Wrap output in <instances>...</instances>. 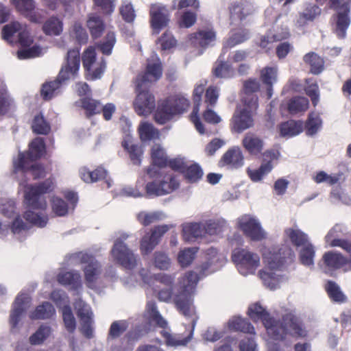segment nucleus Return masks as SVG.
Listing matches in <instances>:
<instances>
[{
    "label": "nucleus",
    "instance_id": "obj_64",
    "mask_svg": "<svg viewBox=\"0 0 351 351\" xmlns=\"http://www.w3.org/2000/svg\"><path fill=\"white\" fill-rule=\"evenodd\" d=\"M34 132L46 134L50 130L49 124L46 122L43 115H36L32 125Z\"/></svg>",
    "mask_w": 351,
    "mask_h": 351
},
{
    "label": "nucleus",
    "instance_id": "obj_24",
    "mask_svg": "<svg viewBox=\"0 0 351 351\" xmlns=\"http://www.w3.org/2000/svg\"><path fill=\"white\" fill-rule=\"evenodd\" d=\"M278 156V152H277V151H267V152L264 153V162L259 169H256V170L247 169V173L252 180H253V182H259V180L263 179L265 175L269 173L273 168L271 160L277 159Z\"/></svg>",
    "mask_w": 351,
    "mask_h": 351
},
{
    "label": "nucleus",
    "instance_id": "obj_25",
    "mask_svg": "<svg viewBox=\"0 0 351 351\" xmlns=\"http://www.w3.org/2000/svg\"><path fill=\"white\" fill-rule=\"evenodd\" d=\"M229 9L230 17L232 21L245 19L247 16L252 15L255 10L253 3L250 1H240V3H232Z\"/></svg>",
    "mask_w": 351,
    "mask_h": 351
},
{
    "label": "nucleus",
    "instance_id": "obj_50",
    "mask_svg": "<svg viewBox=\"0 0 351 351\" xmlns=\"http://www.w3.org/2000/svg\"><path fill=\"white\" fill-rule=\"evenodd\" d=\"M198 250L196 247L191 248H184L179 251L178 254V261L182 267H187L191 265L195 258V254Z\"/></svg>",
    "mask_w": 351,
    "mask_h": 351
},
{
    "label": "nucleus",
    "instance_id": "obj_42",
    "mask_svg": "<svg viewBox=\"0 0 351 351\" xmlns=\"http://www.w3.org/2000/svg\"><path fill=\"white\" fill-rule=\"evenodd\" d=\"M228 325V328L231 330L251 332V334H254L255 332L254 328L252 324L247 322V320L244 319V318L239 317V316H234L232 317L229 320Z\"/></svg>",
    "mask_w": 351,
    "mask_h": 351
},
{
    "label": "nucleus",
    "instance_id": "obj_44",
    "mask_svg": "<svg viewBox=\"0 0 351 351\" xmlns=\"http://www.w3.org/2000/svg\"><path fill=\"white\" fill-rule=\"evenodd\" d=\"M56 313L54 306L50 302H43L37 306L36 310L30 314L32 319H47L52 317Z\"/></svg>",
    "mask_w": 351,
    "mask_h": 351
},
{
    "label": "nucleus",
    "instance_id": "obj_2",
    "mask_svg": "<svg viewBox=\"0 0 351 351\" xmlns=\"http://www.w3.org/2000/svg\"><path fill=\"white\" fill-rule=\"evenodd\" d=\"M162 75L161 62L156 53H152L147 59L146 71L137 77V95L134 105L139 115H148L155 109L154 95L148 91L147 85L158 80Z\"/></svg>",
    "mask_w": 351,
    "mask_h": 351
},
{
    "label": "nucleus",
    "instance_id": "obj_23",
    "mask_svg": "<svg viewBox=\"0 0 351 351\" xmlns=\"http://www.w3.org/2000/svg\"><path fill=\"white\" fill-rule=\"evenodd\" d=\"M45 149V143L43 138H36L30 143V147L28 152L20 153L19 156V162L15 164L16 169H21L22 171H26V159L28 158L30 160L37 159L43 155Z\"/></svg>",
    "mask_w": 351,
    "mask_h": 351
},
{
    "label": "nucleus",
    "instance_id": "obj_10",
    "mask_svg": "<svg viewBox=\"0 0 351 351\" xmlns=\"http://www.w3.org/2000/svg\"><path fill=\"white\" fill-rule=\"evenodd\" d=\"M128 238V234H122L117 239L111 250V254L114 260L126 269H133L137 265L136 255L128 248L123 240Z\"/></svg>",
    "mask_w": 351,
    "mask_h": 351
},
{
    "label": "nucleus",
    "instance_id": "obj_41",
    "mask_svg": "<svg viewBox=\"0 0 351 351\" xmlns=\"http://www.w3.org/2000/svg\"><path fill=\"white\" fill-rule=\"evenodd\" d=\"M304 60L310 66L311 73L315 75L322 73L324 68V60L315 53H306L304 56Z\"/></svg>",
    "mask_w": 351,
    "mask_h": 351
},
{
    "label": "nucleus",
    "instance_id": "obj_57",
    "mask_svg": "<svg viewBox=\"0 0 351 351\" xmlns=\"http://www.w3.org/2000/svg\"><path fill=\"white\" fill-rule=\"evenodd\" d=\"M162 333L166 339L167 345L173 346V347L187 345L188 342L190 341L192 337V333L186 337H181L180 335H170L167 331H162Z\"/></svg>",
    "mask_w": 351,
    "mask_h": 351
},
{
    "label": "nucleus",
    "instance_id": "obj_9",
    "mask_svg": "<svg viewBox=\"0 0 351 351\" xmlns=\"http://www.w3.org/2000/svg\"><path fill=\"white\" fill-rule=\"evenodd\" d=\"M25 203L32 209H40L43 210L47 206L46 200L43 194L51 191L53 188V183L47 180L38 186H25Z\"/></svg>",
    "mask_w": 351,
    "mask_h": 351
},
{
    "label": "nucleus",
    "instance_id": "obj_20",
    "mask_svg": "<svg viewBox=\"0 0 351 351\" xmlns=\"http://www.w3.org/2000/svg\"><path fill=\"white\" fill-rule=\"evenodd\" d=\"M163 179L159 182H151L147 184L146 191L148 195H164V194L171 193L175 189L178 188L179 181L172 176L163 172Z\"/></svg>",
    "mask_w": 351,
    "mask_h": 351
},
{
    "label": "nucleus",
    "instance_id": "obj_46",
    "mask_svg": "<svg viewBox=\"0 0 351 351\" xmlns=\"http://www.w3.org/2000/svg\"><path fill=\"white\" fill-rule=\"evenodd\" d=\"M140 138L142 141L154 140L159 138V132L151 123L143 122L138 127Z\"/></svg>",
    "mask_w": 351,
    "mask_h": 351
},
{
    "label": "nucleus",
    "instance_id": "obj_5",
    "mask_svg": "<svg viewBox=\"0 0 351 351\" xmlns=\"http://www.w3.org/2000/svg\"><path fill=\"white\" fill-rule=\"evenodd\" d=\"M80 66V53L78 49H71L67 52L66 63L62 67L58 79L53 82L43 84L41 95L45 99H51L58 94L62 81L74 77L79 71Z\"/></svg>",
    "mask_w": 351,
    "mask_h": 351
},
{
    "label": "nucleus",
    "instance_id": "obj_7",
    "mask_svg": "<svg viewBox=\"0 0 351 351\" xmlns=\"http://www.w3.org/2000/svg\"><path fill=\"white\" fill-rule=\"evenodd\" d=\"M189 106L188 99L183 96L173 97L167 99L158 106L154 114V119L157 123H165L171 119L174 114L182 113Z\"/></svg>",
    "mask_w": 351,
    "mask_h": 351
},
{
    "label": "nucleus",
    "instance_id": "obj_13",
    "mask_svg": "<svg viewBox=\"0 0 351 351\" xmlns=\"http://www.w3.org/2000/svg\"><path fill=\"white\" fill-rule=\"evenodd\" d=\"M332 8L337 10L336 34L344 37L350 24L349 14L351 10V0H330Z\"/></svg>",
    "mask_w": 351,
    "mask_h": 351
},
{
    "label": "nucleus",
    "instance_id": "obj_27",
    "mask_svg": "<svg viewBox=\"0 0 351 351\" xmlns=\"http://www.w3.org/2000/svg\"><path fill=\"white\" fill-rule=\"evenodd\" d=\"M217 34L213 28L200 29L199 32L191 36V40L195 45L202 48L212 46L216 41Z\"/></svg>",
    "mask_w": 351,
    "mask_h": 351
},
{
    "label": "nucleus",
    "instance_id": "obj_43",
    "mask_svg": "<svg viewBox=\"0 0 351 351\" xmlns=\"http://www.w3.org/2000/svg\"><path fill=\"white\" fill-rule=\"evenodd\" d=\"M250 37V34L248 30H245V29H240L239 30L233 32L224 43L223 48H232V47L235 46V45L245 42V40H247Z\"/></svg>",
    "mask_w": 351,
    "mask_h": 351
},
{
    "label": "nucleus",
    "instance_id": "obj_51",
    "mask_svg": "<svg viewBox=\"0 0 351 351\" xmlns=\"http://www.w3.org/2000/svg\"><path fill=\"white\" fill-rule=\"evenodd\" d=\"M123 145L128 150L134 165H141V157L143 153L142 147L134 145L130 139L125 140Z\"/></svg>",
    "mask_w": 351,
    "mask_h": 351
},
{
    "label": "nucleus",
    "instance_id": "obj_29",
    "mask_svg": "<svg viewBox=\"0 0 351 351\" xmlns=\"http://www.w3.org/2000/svg\"><path fill=\"white\" fill-rule=\"evenodd\" d=\"M221 163L232 167H242L244 165V156L240 147H233L228 149L223 155Z\"/></svg>",
    "mask_w": 351,
    "mask_h": 351
},
{
    "label": "nucleus",
    "instance_id": "obj_52",
    "mask_svg": "<svg viewBox=\"0 0 351 351\" xmlns=\"http://www.w3.org/2000/svg\"><path fill=\"white\" fill-rule=\"evenodd\" d=\"M153 264L156 268L167 270L171 265V260L164 251H156L153 256Z\"/></svg>",
    "mask_w": 351,
    "mask_h": 351
},
{
    "label": "nucleus",
    "instance_id": "obj_6",
    "mask_svg": "<svg viewBox=\"0 0 351 351\" xmlns=\"http://www.w3.org/2000/svg\"><path fill=\"white\" fill-rule=\"evenodd\" d=\"M199 279L197 272H188L181 281L180 291L174 296L176 307L185 317H192L195 313L192 294Z\"/></svg>",
    "mask_w": 351,
    "mask_h": 351
},
{
    "label": "nucleus",
    "instance_id": "obj_26",
    "mask_svg": "<svg viewBox=\"0 0 351 351\" xmlns=\"http://www.w3.org/2000/svg\"><path fill=\"white\" fill-rule=\"evenodd\" d=\"M341 226H335L326 236V242L330 246H339L348 253L350 258L348 261L349 267L351 268V241H346V239H339L337 232H341Z\"/></svg>",
    "mask_w": 351,
    "mask_h": 351
},
{
    "label": "nucleus",
    "instance_id": "obj_32",
    "mask_svg": "<svg viewBox=\"0 0 351 351\" xmlns=\"http://www.w3.org/2000/svg\"><path fill=\"white\" fill-rule=\"evenodd\" d=\"M145 316L150 323L156 324L160 328H165L167 326V322L160 315L155 301H148Z\"/></svg>",
    "mask_w": 351,
    "mask_h": 351
},
{
    "label": "nucleus",
    "instance_id": "obj_45",
    "mask_svg": "<svg viewBox=\"0 0 351 351\" xmlns=\"http://www.w3.org/2000/svg\"><path fill=\"white\" fill-rule=\"evenodd\" d=\"M58 281L62 285H71L77 287L81 282V275L76 271L60 272L58 276Z\"/></svg>",
    "mask_w": 351,
    "mask_h": 351
},
{
    "label": "nucleus",
    "instance_id": "obj_34",
    "mask_svg": "<svg viewBox=\"0 0 351 351\" xmlns=\"http://www.w3.org/2000/svg\"><path fill=\"white\" fill-rule=\"evenodd\" d=\"M315 255V248L308 241V235H306V241L299 252V258L301 263L306 267H308V268H313Z\"/></svg>",
    "mask_w": 351,
    "mask_h": 351
},
{
    "label": "nucleus",
    "instance_id": "obj_56",
    "mask_svg": "<svg viewBox=\"0 0 351 351\" xmlns=\"http://www.w3.org/2000/svg\"><path fill=\"white\" fill-rule=\"evenodd\" d=\"M158 245V241L155 239L154 230L152 232L143 236L141 241V250L143 254H149Z\"/></svg>",
    "mask_w": 351,
    "mask_h": 351
},
{
    "label": "nucleus",
    "instance_id": "obj_14",
    "mask_svg": "<svg viewBox=\"0 0 351 351\" xmlns=\"http://www.w3.org/2000/svg\"><path fill=\"white\" fill-rule=\"evenodd\" d=\"M237 225L243 233L252 240H263L267 233L255 217L251 215H243L237 220Z\"/></svg>",
    "mask_w": 351,
    "mask_h": 351
},
{
    "label": "nucleus",
    "instance_id": "obj_38",
    "mask_svg": "<svg viewBox=\"0 0 351 351\" xmlns=\"http://www.w3.org/2000/svg\"><path fill=\"white\" fill-rule=\"evenodd\" d=\"M303 130V125L302 122H295V121L290 120L287 122L281 123L279 125V132L282 136H293V135L299 134Z\"/></svg>",
    "mask_w": 351,
    "mask_h": 351
},
{
    "label": "nucleus",
    "instance_id": "obj_16",
    "mask_svg": "<svg viewBox=\"0 0 351 351\" xmlns=\"http://www.w3.org/2000/svg\"><path fill=\"white\" fill-rule=\"evenodd\" d=\"M83 66L91 79L100 77L106 67L104 58L97 60L94 48L88 47L82 55Z\"/></svg>",
    "mask_w": 351,
    "mask_h": 351
},
{
    "label": "nucleus",
    "instance_id": "obj_33",
    "mask_svg": "<svg viewBox=\"0 0 351 351\" xmlns=\"http://www.w3.org/2000/svg\"><path fill=\"white\" fill-rule=\"evenodd\" d=\"M204 91V86L203 84H199L198 86H195L193 92L195 106L191 114V120L194 123L197 130L200 133L204 132V125L199 120L197 114L199 111V105Z\"/></svg>",
    "mask_w": 351,
    "mask_h": 351
},
{
    "label": "nucleus",
    "instance_id": "obj_40",
    "mask_svg": "<svg viewBox=\"0 0 351 351\" xmlns=\"http://www.w3.org/2000/svg\"><path fill=\"white\" fill-rule=\"evenodd\" d=\"M86 25L93 37L101 36L105 29V25L101 18L96 14H90L88 16Z\"/></svg>",
    "mask_w": 351,
    "mask_h": 351
},
{
    "label": "nucleus",
    "instance_id": "obj_62",
    "mask_svg": "<svg viewBox=\"0 0 351 351\" xmlns=\"http://www.w3.org/2000/svg\"><path fill=\"white\" fill-rule=\"evenodd\" d=\"M82 105L86 110L87 115H93L95 113H99L102 110V105L99 101L95 99L85 97L82 99Z\"/></svg>",
    "mask_w": 351,
    "mask_h": 351
},
{
    "label": "nucleus",
    "instance_id": "obj_12",
    "mask_svg": "<svg viewBox=\"0 0 351 351\" xmlns=\"http://www.w3.org/2000/svg\"><path fill=\"white\" fill-rule=\"evenodd\" d=\"M71 261L75 263H86L84 267V274L86 283L89 287H93L100 272L101 266L95 260L93 255L86 252H77L71 255Z\"/></svg>",
    "mask_w": 351,
    "mask_h": 351
},
{
    "label": "nucleus",
    "instance_id": "obj_60",
    "mask_svg": "<svg viewBox=\"0 0 351 351\" xmlns=\"http://www.w3.org/2000/svg\"><path fill=\"white\" fill-rule=\"evenodd\" d=\"M326 289L328 292L329 297L334 301L344 302L346 297L341 291L339 285L335 282L328 281L326 285Z\"/></svg>",
    "mask_w": 351,
    "mask_h": 351
},
{
    "label": "nucleus",
    "instance_id": "obj_22",
    "mask_svg": "<svg viewBox=\"0 0 351 351\" xmlns=\"http://www.w3.org/2000/svg\"><path fill=\"white\" fill-rule=\"evenodd\" d=\"M30 304L31 298L27 293H20L18 295L15 300L10 319L13 332L18 330L19 324L25 311L30 306Z\"/></svg>",
    "mask_w": 351,
    "mask_h": 351
},
{
    "label": "nucleus",
    "instance_id": "obj_59",
    "mask_svg": "<svg viewBox=\"0 0 351 351\" xmlns=\"http://www.w3.org/2000/svg\"><path fill=\"white\" fill-rule=\"evenodd\" d=\"M62 315L66 328L69 332H73L76 328V320L70 308L69 303L62 308Z\"/></svg>",
    "mask_w": 351,
    "mask_h": 351
},
{
    "label": "nucleus",
    "instance_id": "obj_18",
    "mask_svg": "<svg viewBox=\"0 0 351 351\" xmlns=\"http://www.w3.org/2000/svg\"><path fill=\"white\" fill-rule=\"evenodd\" d=\"M261 84L256 78H249L244 81L242 90V104H245L251 111L256 113L258 107V97L256 93L261 89Z\"/></svg>",
    "mask_w": 351,
    "mask_h": 351
},
{
    "label": "nucleus",
    "instance_id": "obj_21",
    "mask_svg": "<svg viewBox=\"0 0 351 351\" xmlns=\"http://www.w3.org/2000/svg\"><path fill=\"white\" fill-rule=\"evenodd\" d=\"M151 156L153 165L147 169V174L150 177L161 176L160 167H165L167 163V154L160 143H154L151 148Z\"/></svg>",
    "mask_w": 351,
    "mask_h": 351
},
{
    "label": "nucleus",
    "instance_id": "obj_4",
    "mask_svg": "<svg viewBox=\"0 0 351 351\" xmlns=\"http://www.w3.org/2000/svg\"><path fill=\"white\" fill-rule=\"evenodd\" d=\"M1 36L7 42L19 43L21 46L23 47L21 49L17 51V56L21 60L36 58V56H40L45 52L43 48L38 45L29 47L33 43V38L27 26L20 24L19 22L5 25L2 28Z\"/></svg>",
    "mask_w": 351,
    "mask_h": 351
},
{
    "label": "nucleus",
    "instance_id": "obj_30",
    "mask_svg": "<svg viewBox=\"0 0 351 351\" xmlns=\"http://www.w3.org/2000/svg\"><path fill=\"white\" fill-rule=\"evenodd\" d=\"M12 3L21 13L25 14L32 21L38 23L40 16L36 11L34 0H12Z\"/></svg>",
    "mask_w": 351,
    "mask_h": 351
},
{
    "label": "nucleus",
    "instance_id": "obj_49",
    "mask_svg": "<svg viewBox=\"0 0 351 351\" xmlns=\"http://www.w3.org/2000/svg\"><path fill=\"white\" fill-rule=\"evenodd\" d=\"M285 234L295 245L300 246V249L306 241V234L296 228L285 230Z\"/></svg>",
    "mask_w": 351,
    "mask_h": 351
},
{
    "label": "nucleus",
    "instance_id": "obj_31",
    "mask_svg": "<svg viewBox=\"0 0 351 351\" xmlns=\"http://www.w3.org/2000/svg\"><path fill=\"white\" fill-rule=\"evenodd\" d=\"M182 237L185 241L193 242L204 237V224L185 223L182 226Z\"/></svg>",
    "mask_w": 351,
    "mask_h": 351
},
{
    "label": "nucleus",
    "instance_id": "obj_35",
    "mask_svg": "<svg viewBox=\"0 0 351 351\" xmlns=\"http://www.w3.org/2000/svg\"><path fill=\"white\" fill-rule=\"evenodd\" d=\"M277 67L266 66L261 71V80L267 85V94L270 98L273 94L272 86L277 81Z\"/></svg>",
    "mask_w": 351,
    "mask_h": 351
},
{
    "label": "nucleus",
    "instance_id": "obj_39",
    "mask_svg": "<svg viewBox=\"0 0 351 351\" xmlns=\"http://www.w3.org/2000/svg\"><path fill=\"white\" fill-rule=\"evenodd\" d=\"M107 171L105 169L98 168L94 171H90L86 167H83L80 170V176L85 182H95L99 179L106 178Z\"/></svg>",
    "mask_w": 351,
    "mask_h": 351
},
{
    "label": "nucleus",
    "instance_id": "obj_55",
    "mask_svg": "<svg viewBox=\"0 0 351 351\" xmlns=\"http://www.w3.org/2000/svg\"><path fill=\"white\" fill-rule=\"evenodd\" d=\"M322 125V120L318 113L311 112L306 122V130L307 134L313 135L319 130Z\"/></svg>",
    "mask_w": 351,
    "mask_h": 351
},
{
    "label": "nucleus",
    "instance_id": "obj_36",
    "mask_svg": "<svg viewBox=\"0 0 351 351\" xmlns=\"http://www.w3.org/2000/svg\"><path fill=\"white\" fill-rule=\"evenodd\" d=\"M243 145L245 149L255 155V154H258L261 152L264 146V142L256 134L248 132L243 139Z\"/></svg>",
    "mask_w": 351,
    "mask_h": 351
},
{
    "label": "nucleus",
    "instance_id": "obj_63",
    "mask_svg": "<svg viewBox=\"0 0 351 351\" xmlns=\"http://www.w3.org/2000/svg\"><path fill=\"white\" fill-rule=\"evenodd\" d=\"M225 222L223 220H208L204 224V236L208 234H217L222 232Z\"/></svg>",
    "mask_w": 351,
    "mask_h": 351
},
{
    "label": "nucleus",
    "instance_id": "obj_3",
    "mask_svg": "<svg viewBox=\"0 0 351 351\" xmlns=\"http://www.w3.org/2000/svg\"><path fill=\"white\" fill-rule=\"evenodd\" d=\"M261 251L267 267L259 271V276L267 287L276 289L278 287V283L281 279L279 271L286 258L291 255L292 250L287 245H284L281 248L263 247Z\"/></svg>",
    "mask_w": 351,
    "mask_h": 351
},
{
    "label": "nucleus",
    "instance_id": "obj_19",
    "mask_svg": "<svg viewBox=\"0 0 351 351\" xmlns=\"http://www.w3.org/2000/svg\"><path fill=\"white\" fill-rule=\"evenodd\" d=\"M151 26L154 33L158 34L161 29L167 27L170 22V12L165 5L154 3L149 10Z\"/></svg>",
    "mask_w": 351,
    "mask_h": 351
},
{
    "label": "nucleus",
    "instance_id": "obj_17",
    "mask_svg": "<svg viewBox=\"0 0 351 351\" xmlns=\"http://www.w3.org/2000/svg\"><path fill=\"white\" fill-rule=\"evenodd\" d=\"M254 112L244 104L237 106L232 119V128L237 132L250 128L254 124Z\"/></svg>",
    "mask_w": 351,
    "mask_h": 351
},
{
    "label": "nucleus",
    "instance_id": "obj_1",
    "mask_svg": "<svg viewBox=\"0 0 351 351\" xmlns=\"http://www.w3.org/2000/svg\"><path fill=\"white\" fill-rule=\"evenodd\" d=\"M248 315L254 321L261 320L270 339L281 340L289 332L291 335L304 336L306 330L292 314H287L282 321L271 317L260 303L250 306Z\"/></svg>",
    "mask_w": 351,
    "mask_h": 351
},
{
    "label": "nucleus",
    "instance_id": "obj_48",
    "mask_svg": "<svg viewBox=\"0 0 351 351\" xmlns=\"http://www.w3.org/2000/svg\"><path fill=\"white\" fill-rule=\"evenodd\" d=\"M24 217L27 222L38 227L46 226L48 222V217L42 212H34V210H27Z\"/></svg>",
    "mask_w": 351,
    "mask_h": 351
},
{
    "label": "nucleus",
    "instance_id": "obj_53",
    "mask_svg": "<svg viewBox=\"0 0 351 351\" xmlns=\"http://www.w3.org/2000/svg\"><path fill=\"white\" fill-rule=\"evenodd\" d=\"M166 217L165 213L157 210V212L153 213L141 212L138 215L137 218L142 224L149 225L156 221L164 220Z\"/></svg>",
    "mask_w": 351,
    "mask_h": 351
},
{
    "label": "nucleus",
    "instance_id": "obj_11",
    "mask_svg": "<svg viewBox=\"0 0 351 351\" xmlns=\"http://www.w3.org/2000/svg\"><path fill=\"white\" fill-rule=\"evenodd\" d=\"M232 259L243 275L254 273L260 265L259 255L245 249L234 250L232 254Z\"/></svg>",
    "mask_w": 351,
    "mask_h": 351
},
{
    "label": "nucleus",
    "instance_id": "obj_54",
    "mask_svg": "<svg viewBox=\"0 0 351 351\" xmlns=\"http://www.w3.org/2000/svg\"><path fill=\"white\" fill-rule=\"evenodd\" d=\"M51 332L49 326L41 325L38 330L30 336L29 341L32 345H40L46 338L49 337Z\"/></svg>",
    "mask_w": 351,
    "mask_h": 351
},
{
    "label": "nucleus",
    "instance_id": "obj_8",
    "mask_svg": "<svg viewBox=\"0 0 351 351\" xmlns=\"http://www.w3.org/2000/svg\"><path fill=\"white\" fill-rule=\"evenodd\" d=\"M15 205L14 201H5L0 206V232H4L8 230L10 222L6 221L3 217L10 219L14 217L12 221L11 230L13 234H20L23 230H28L29 226L25 223L20 216H14Z\"/></svg>",
    "mask_w": 351,
    "mask_h": 351
},
{
    "label": "nucleus",
    "instance_id": "obj_28",
    "mask_svg": "<svg viewBox=\"0 0 351 351\" xmlns=\"http://www.w3.org/2000/svg\"><path fill=\"white\" fill-rule=\"evenodd\" d=\"M323 269L325 272H330L332 269H338L348 263V260L344 258L341 253L334 252V251H328L324 253L322 257Z\"/></svg>",
    "mask_w": 351,
    "mask_h": 351
},
{
    "label": "nucleus",
    "instance_id": "obj_58",
    "mask_svg": "<svg viewBox=\"0 0 351 351\" xmlns=\"http://www.w3.org/2000/svg\"><path fill=\"white\" fill-rule=\"evenodd\" d=\"M62 30V23L60 19L51 17L43 25V31L46 34L59 35Z\"/></svg>",
    "mask_w": 351,
    "mask_h": 351
},
{
    "label": "nucleus",
    "instance_id": "obj_37",
    "mask_svg": "<svg viewBox=\"0 0 351 351\" xmlns=\"http://www.w3.org/2000/svg\"><path fill=\"white\" fill-rule=\"evenodd\" d=\"M321 13L320 8L315 5H306L304 10L300 13L298 19L296 20V25L299 27L306 25L308 21H312L317 15Z\"/></svg>",
    "mask_w": 351,
    "mask_h": 351
},
{
    "label": "nucleus",
    "instance_id": "obj_15",
    "mask_svg": "<svg viewBox=\"0 0 351 351\" xmlns=\"http://www.w3.org/2000/svg\"><path fill=\"white\" fill-rule=\"evenodd\" d=\"M74 308L81 322V331L86 337L93 336V312L86 302L82 299H77Z\"/></svg>",
    "mask_w": 351,
    "mask_h": 351
},
{
    "label": "nucleus",
    "instance_id": "obj_61",
    "mask_svg": "<svg viewBox=\"0 0 351 351\" xmlns=\"http://www.w3.org/2000/svg\"><path fill=\"white\" fill-rule=\"evenodd\" d=\"M120 14L127 23H133L136 17L134 6L128 0H123L120 7Z\"/></svg>",
    "mask_w": 351,
    "mask_h": 351
},
{
    "label": "nucleus",
    "instance_id": "obj_47",
    "mask_svg": "<svg viewBox=\"0 0 351 351\" xmlns=\"http://www.w3.org/2000/svg\"><path fill=\"white\" fill-rule=\"evenodd\" d=\"M309 106V101L306 97L303 96H297L290 99L288 104V110L291 114L298 113V112H304L308 109Z\"/></svg>",
    "mask_w": 351,
    "mask_h": 351
}]
</instances>
